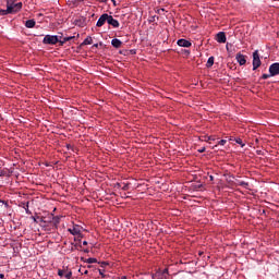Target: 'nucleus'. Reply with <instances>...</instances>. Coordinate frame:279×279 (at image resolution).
<instances>
[{
  "mask_svg": "<svg viewBox=\"0 0 279 279\" xmlns=\"http://www.w3.org/2000/svg\"><path fill=\"white\" fill-rule=\"evenodd\" d=\"M226 143H228V141H226V140H221V141H219V142H218V145L223 146V145H226Z\"/></svg>",
  "mask_w": 279,
  "mask_h": 279,
  "instance_id": "obj_28",
  "label": "nucleus"
},
{
  "mask_svg": "<svg viewBox=\"0 0 279 279\" xmlns=\"http://www.w3.org/2000/svg\"><path fill=\"white\" fill-rule=\"evenodd\" d=\"M263 64L260 61V54L258 53V50H255L253 52V71H256Z\"/></svg>",
  "mask_w": 279,
  "mask_h": 279,
  "instance_id": "obj_3",
  "label": "nucleus"
},
{
  "mask_svg": "<svg viewBox=\"0 0 279 279\" xmlns=\"http://www.w3.org/2000/svg\"><path fill=\"white\" fill-rule=\"evenodd\" d=\"M235 143H236L238 145H241V147H245V144L243 143V140H241V138H236V140H235Z\"/></svg>",
  "mask_w": 279,
  "mask_h": 279,
  "instance_id": "obj_23",
  "label": "nucleus"
},
{
  "mask_svg": "<svg viewBox=\"0 0 279 279\" xmlns=\"http://www.w3.org/2000/svg\"><path fill=\"white\" fill-rule=\"evenodd\" d=\"M0 278H1V279L5 278V275L0 274Z\"/></svg>",
  "mask_w": 279,
  "mask_h": 279,
  "instance_id": "obj_38",
  "label": "nucleus"
},
{
  "mask_svg": "<svg viewBox=\"0 0 279 279\" xmlns=\"http://www.w3.org/2000/svg\"><path fill=\"white\" fill-rule=\"evenodd\" d=\"M269 73L272 75V77H276V75H279V63H272L269 66Z\"/></svg>",
  "mask_w": 279,
  "mask_h": 279,
  "instance_id": "obj_5",
  "label": "nucleus"
},
{
  "mask_svg": "<svg viewBox=\"0 0 279 279\" xmlns=\"http://www.w3.org/2000/svg\"><path fill=\"white\" fill-rule=\"evenodd\" d=\"M216 40L217 43H226L227 38H226V33L223 32H219L217 35H216Z\"/></svg>",
  "mask_w": 279,
  "mask_h": 279,
  "instance_id": "obj_12",
  "label": "nucleus"
},
{
  "mask_svg": "<svg viewBox=\"0 0 279 279\" xmlns=\"http://www.w3.org/2000/svg\"><path fill=\"white\" fill-rule=\"evenodd\" d=\"M65 272H66V270L59 269L58 270V276H60V278H62V277H64Z\"/></svg>",
  "mask_w": 279,
  "mask_h": 279,
  "instance_id": "obj_26",
  "label": "nucleus"
},
{
  "mask_svg": "<svg viewBox=\"0 0 279 279\" xmlns=\"http://www.w3.org/2000/svg\"><path fill=\"white\" fill-rule=\"evenodd\" d=\"M8 14H12L11 12L8 11V9L7 10H3V9L0 10V16H8Z\"/></svg>",
  "mask_w": 279,
  "mask_h": 279,
  "instance_id": "obj_19",
  "label": "nucleus"
},
{
  "mask_svg": "<svg viewBox=\"0 0 279 279\" xmlns=\"http://www.w3.org/2000/svg\"><path fill=\"white\" fill-rule=\"evenodd\" d=\"M107 23H108V25H111V27H114V28L120 26L119 21L114 20V17L112 15H109Z\"/></svg>",
  "mask_w": 279,
  "mask_h": 279,
  "instance_id": "obj_9",
  "label": "nucleus"
},
{
  "mask_svg": "<svg viewBox=\"0 0 279 279\" xmlns=\"http://www.w3.org/2000/svg\"><path fill=\"white\" fill-rule=\"evenodd\" d=\"M113 5L117 7V0H111Z\"/></svg>",
  "mask_w": 279,
  "mask_h": 279,
  "instance_id": "obj_36",
  "label": "nucleus"
},
{
  "mask_svg": "<svg viewBox=\"0 0 279 279\" xmlns=\"http://www.w3.org/2000/svg\"><path fill=\"white\" fill-rule=\"evenodd\" d=\"M60 39L56 35H46L43 39L44 45H58Z\"/></svg>",
  "mask_w": 279,
  "mask_h": 279,
  "instance_id": "obj_2",
  "label": "nucleus"
},
{
  "mask_svg": "<svg viewBox=\"0 0 279 279\" xmlns=\"http://www.w3.org/2000/svg\"><path fill=\"white\" fill-rule=\"evenodd\" d=\"M111 45L116 49H121V45H123V41H121V39L114 38V39L111 40Z\"/></svg>",
  "mask_w": 279,
  "mask_h": 279,
  "instance_id": "obj_13",
  "label": "nucleus"
},
{
  "mask_svg": "<svg viewBox=\"0 0 279 279\" xmlns=\"http://www.w3.org/2000/svg\"><path fill=\"white\" fill-rule=\"evenodd\" d=\"M37 219L41 222V223H45V218H40V217H37Z\"/></svg>",
  "mask_w": 279,
  "mask_h": 279,
  "instance_id": "obj_31",
  "label": "nucleus"
},
{
  "mask_svg": "<svg viewBox=\"0 0 279 279\" xmlns=\"http://www.w3.org/2000/svg\"><path fill=\"white\" fill-rule=\"evenodd\" d=\"M25 27H27L28 29H32L33 27H36V21L34 20H28L25 22Z\"/></svg>",
  "mask_w": 279,
  "mask_h": 279,
  "instance_id": "obj_14",
  "label": "nucleus"
},
{
  "mask_svg": "<svg viewBox=\"0 0 279 279\" xmlns=\"http://www.w3.org/2000/svg\"><path fill=\"white\" fill-rule=\"evenodd\" d=\"M130 190V184H124L122 186V191H129Z\"/></svg>",
  "mask_w": 279,
  "mask_h": 279,
  "instance_id": "obj_27",
  "label": "nucleus"
},
{
  "mask_svg": "<svg viewBox=\"0 0 279 279\" xmlns=\"http://www.w3.org/2000/svg\"><path fill=\"white\" fill-rule=\"evenodd\" d=\"M87 263H88V265H93V263H97V258L90 257L87 259Z\"/></svg>",
  "mask_w": 279,
  "mask_h": 279,
  "instance_id": "obj_24",
  "label": "nucleus"
},
{
  "mask_svg": "<svg viewBox=\"0 0 279 279\" xmlns=\"http://www.w3.org/2000/svg\"><path fill=\"white\" fill-rule=\"evenodd\" d=\"M83 252L85 253V254H88V252H90L88 248H85V250H83Z\"/></svg>",
  "mask_w": 279,
  "mask_h": 279,
  "instance_id": "obj_35",
  "label": "nucleus"
},
{
  "mask_svg": "<svg viewBox=\"0 0 279 279\" xmlns=\"http://www.w3.org/2000/svg\"><path fill=\"white\" fill-rule=\"evenodd\" d=\"M215 64V57H209L206 63L207 69H210Z\"/></svg>",
  "mask_w": 279,
  "mask_h": 279,
  "instance_id": "obj_16",
  "label": "nucleus"
},
{
  "mask_svg": "<svg viewBox=\"0 0 279 279\" xmlns=\"http://www.w3.org/2000/svg\"><path fill=\"white\" fill-rule=\"evenodd\" d=\"M102 265H108V263L104 262Z\"/></svg>",
  "mask_w": 279,
  "mask_h": 279,
  "instance_id": "obj_42",
  "label": "nucleus"
},
{
  "mask_svg": "<svg viewBox=\"0 0 279 279\" xmlns=\"http://www.w3.org/2000/svg\"><path fill=\"white\" fill-rule=\"evenodd\" d=\"M177 45H179V47H185V48H189L191 47L193 44L186 39H179L177 41Z\"/></svg>",
  "mask_w": 279,
  "mask_h": 279,
  "instance_id": "obj_10",
  "label": "nucleus"
},
{
  "mask_svg": "<svg viewBox=\"0 0 279 279\" xmlns=\"http://www.w3.org/2000/svg\"><path fill=\"white\" fill-rule=\"evenodd\" d=\"M81 45H93V37H87Z\"/></svg>",
  "mask_w": 279,
  "mask_h": 279,
  "instance_id": "obj_17",
  "label": "nucleus"
},
{
  "mask_svg": "<svg viewBox=\"0 0 279 279\" xmlns=\"http://www.w3.org/2000/svg\"><path fill=\"white\" fill-rule=\"evenodd\" d=\"M94 47H96V48L99 47V44H95Z\"/></svg>",
  "mask_w": 279,
  "mask_h": 279,
  "instance_id": "obj_40",
  "label": "nucleus"
},
{
  "mask_svg": "<svg viewBox=\"0 0 279 279\" xmlns=\"http://www.w3.org/2000/svg\"><path fill=\"white\" fill-rule=\"evenodd\" d=\"M239 186H243V189H247L250 186V183L245 182V181H240Z\"/></svg>",
  "mask_w": 279,
  "mask_h": 279,
  "instance_id": "obj_20",
  "label": "nucleus"
},
{
  "mask_svg": "<svg viewBox=\"0 0 279 279\" xmlns=\"http://www.w3.org/2000/svg\"><path fill=\"white\" fill-rule=\"evenodd\" d=\"M73 38H75V37L71 36V37H64L63 40L59 39V41H58L59 46L63 47L65 43H69V40H73Z\"/></svg>",
  "mask_w": 279,
  "mask_h": 279,
  "instance_id": "obj_15",
  "label": "nucleus"
},
{
  "mask_svg": "<svg viewBox=\"0 0 279 279\" xmlns=\"http://www.w3.org/2000/svg\"><path fill=\"white\" fill-rule=\"evenodd\" d=\"M81 274H84L85 276L88 275V270H82L80 269Z\"/></svg>",
  "mask_w": 279,
  "mask_h": 279,
  "instance_id": "obj_32",
  "label": "nucleus"
},
{
  "mask_svg": "<svg viewBox=\"0 0 279 279\" xmlns=\"http://www.w3.org/2000/svg\"><path fill=\"white\" fill-rule=\"evenodd\" d=\"M32 219H33V221L35 222V223H38V218H36V217H32Z\"/></svg>",
  "mask_w": 279,
  "mask_h": 279,
  "instance_id": "obj_33",
  "label": "nucleus"
},
{
  "mask_svg": "<svg viewBox=\"0 0 279 279\" xmlns=\"http://www.w3.org/2000/svg\"><path fill=\"white\" fill-rule=\"evenodd\" d=\"M23 9V2H16V0H7V10L11 14H16Z\"/></svg>",
  "mask_w": 279,
  "mask_h": 279,
  "instance_id": "obj_1",
  "label": "nucleus"
},
{
  "mask_svg": "<svg viewBox=\"0 0 279 279\" xmlns=\"http://www.w3.org/2000/svg\"><path fill=\"white\" fill-rule=\"evenodd\" d=\"M204 151H206V147H203V148L198 149L199 154H204Z\"/></svg>",
  "mask_w": 279,
  "mask_h": 279,
  "instance_id": "obj_30",
  "label": "nucleus"
},
{
  "mask_svg": "<svg viewBox=\"0 0 279 279\" xmlns=\"http://www.w3.org/2000/svg\"><path fill=\"white\" fill-rule=\"evenodd\" d=\"M52 217V226L54 227L56 230H58V226L60 225V219H62V216H53V214H51Z\"/></svg>",
  "mask_w": 279,
  "mask_h": 279,
  "instance_id": "obj_11",
  "label": "nucleus"
},
{
  "mask_svg": "<svg viewBox=\"0 0 279 279\" xmlns=\"http://www.w3.org/2000/svg\"><path fill=\"white\" fill-rule=\"evenodd\" d=\"M160 276H163V278L167 279V276H169V268H166L162 271L158 270L155 275H153V279H156Z\"/></svg>",
  "mask_w": 279,
  "mask_h": 279,
  "instance_id": "obj_8",
  "label": "nucleus"
},
{
  "mask_svg": "<svg viewBox=\"0 0 279 279\" xmlns=\"http://www.w3.org/2000/svg\"><path fill=\"white\" fill-rule=\"evenodd\" d=\"M71 276H73V272H72V271H65L64 278L71 279Z\"/></svg>",
  "mask_w": 279,
  "mask_h": 279,
  "instance_id": "obj_25",
  "label": "nucleus"
},
{
  "mask_svg": "<svg viewBox=\"0 0 279 279\" xmlns=\"http://www.w3.org/2000/svg\"><path fill=\"white\" fill-rule=\"evenodd\" d=\"M96 1H98L99 3H107L108 2V0H96Z\"/></svg>",
  "mask_w": 279,
  "mask_h": 279,
  "instance_id": "obj_34",
  "label": "nucleus"
},
{
  "mask_svg": "<svg viewBox=\"0 0 279 279\" xmlns=\"http://www.w3.org/2000/svg\"><path fill=\"white\" fill-rule=\"evenodd\" d=\"M235 59L238 61V63L240 64V66H244V64H246L247 60L245 59V56L242 54L241 52L236 53Z\"/></svg>",
  "mask_w": 279,
  "mask_h": 279,
  "instance_id": "obj_7",
  "label": "nucleus"
},
{
  "mask_svg": "<svg viewBox=\"0 0 279 279\" xmlns=\"http://www.w3.org/2000/svg\"><path fill=\"white\" fill-rule=\"evenodd\" d=\"M72 247H71V252H75V250H77V247H82V244H75V243H71Z\"/></svg>",
  "mask_w": 279,
  "mask_h": 279,
  "instance_id": "obj_21",
  "label": "nucleus"
},
{
  "mask_svg": "<svg viewBox=\"0 0 279 279\" xmlns=\"http://www.w3.org/2000/svg\"><path fill=\"white\" fill-rule=\"evenodd\" d=\"M68 232H70V234H72L73 236H77V234H81L82 232V226L74 225L72 229H68Z\"/></svg>",
  "mask_w": 279,
  "mask_h": 279,
  "instance_id": "obj_6",
  "label": "nucleus"
},
{
  "mask_svg": "<svg viewBox=\"0 0 279 279\" xmlns=\"http://www.w3.org/2000/svg\"><path fill=\"white\" fill-rule=\"evenodd\" d=\"M45 223H52V216L50 215V217L45 221Z\"/></svg>",
  "mask_w": 279,
  "mask_h": 279,
  "instance_id": "obj_29",
  "label": "nucleus"
},
{
  "mask_svg": "<svg viewBox=\"0 0 279 279\" xmlns=\"http://www.w3.org/2000/svg\"><path fill=\"white\" fill-rule=\"evenodd\" d=\"M109 15L108 13H104L97 21L96 27H104L106 23H108Z\"/></svg>",
  "mask_w": 279,
  "mask_h": 279,
  "instance_id": "obj_4",
  "label": "nucleus"
},
{
  "mask_svg": "<svg viewBox=\"0 0 279 279\" xmlns=\"http://www.w3.org/2000/svg\"><path fill=\"white\" fill-rule=\"evenodd\" d=\"M202 141H204L205 143H208L210 141H215V137H213V136H203Z\"/></svg>",
  "mask_w": 279,
  "mask_h": 279,
  "instance_id": "obj_18",
  "label": "nucleus"
},
{
  "mask_svg": "<svg viewBox=\"0 0 279 279\" xmlns=\"http://www.w3.org/2000/svg\"><path fill=\"white\" fill-rule=\"evenodd\" d=\"M80 239H83L84 238V235H82V233L81 234H76Z\"/></svg>",
  "mask_w": 279,
  "mask_h": 279,
  "instance_id": "obj_37",
  "label": "nucleus"
},
{
  "mask_svg": "<svg viewBox=\"0 0 279 279\" xmlns=\"http://www.w3.org/2000/svg\"><path fill=\"white\" fill-rule=\"evenodd\" d=\"M269 77H274V75H271V72H269V74L262 75V80H269Z\"/></svg>",
  "mask_w": 279,
  "mask_h": 279,
  "instance_id": "obj_22",
  "label": "nucleus"
},
{
  "mask_svg": "<svg viewBox=\"0 0 279 279\" xmlns=\"http://www.w3.org/2000/svg\"><path fill=\"white\" fill-rule=\"evenodd\" d=\"M99 274H100V276H104V272H101V270H99Z\"/></svg>",
  "mask_w": 279,
  "mask_h": 279,
  "instance_id": "obj_41",
  "label": "nucleus"
},
{
  "mask_svg": "<svg viewBox=\"0 0 279 279\" xmlns=\"http://www.w3.org/2000/svg\"><path fill=\"white\" fill-rule=\"evenodd\" d=\"M83 245H88V242L87 241H83Z\"/></svg>",
  "mask_w": 279,
  "mask_h": 279,
  "instance_id": "obj_39",
  "label": "nucleus"
},
{
  "mask_svg": "<svg viewBox=\"0 0 279 279\" xmlns=\"http://www.w3.org/2000/svg\"><path fill=\"white\" fill-rule=\"evenodd\" d=\"M210 180H213V177H210Z\"/></svg>",
  "mask_w": 279,
  "mask_h": 279,
  "instance_id": "obj_43",
  "label": "nucleus"
}]
</instances>
